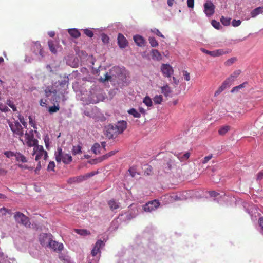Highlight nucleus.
Returning a JSON list of instances; mask_svg holds the SVG:
<instances>
[{"label":"nucleus","instance_id":"473e14b6","mask_svg":"<svg viewBox=\"0 0 263 263\" xmlns=\"http://www.w3.org/2000/svg\"><path fill=\"white\" fill-rule=\"evenodd\" d=\"M148 41L151 45L153 47H156L158 46V41L154 37H149L148 39Z\"/></svg>","mask_w":263,"mask_h":263},{"label":"nucleus","instance_id":"4be33fe9","mask_svg":"<svg viewBox=\"0 0 263 263\" xmlns=\"http://www.w3.org/2000/svg\"><path fill=\"white\" fill-rule=\"evenodd\" d=\"M15 157L16 160L18 162H21L22 163H25L27 162L26 158L20 152H16L15 154Z\"/></svg>","mask_w":263,"mask_h":263},{"label":"nucleus","instance_id":"bf43d9fd","mask_svg":"<svg viewBox=\"0 0 263 263\" xmlns=\"http://www.w3.org/2000/svg\"><path fill=\"white\" fill-rule=\"evenodd\" d=\"M0 110L4 112H6L10 111V109L8 108V107L5 105L0 106Z\"/></svg>","mask_w":263,"mask_h":263},{"label":"nucleus","instance_id":"9b49d317","mask_svg":"<svg viewBox=\"0 0 263 263\" xmlns=\"http://www.w3.org/2000/svg\"><path fill=\"white\" fill-rule=\"evenodd\" d=\"M51 235L47 233H43L40 235L39 240L42 246H48L51 239Z\"/></svg>","mask_w":263,"mask_h":263},{"label":"nucleus","instance_id":"1a4fd4ad","mask_svg":"<svg viewBox=\"0 0 263 263\" xmlns=\"http://www.w3.org/2000/svg\"><path fill=\"white\" fill-rule=\"evenodd\" d=\"M106 136L109 139L115 138L118 134L115 125H109L106 130Z\"/></svg>","mask_w":263,"mask_h":263},{"label":"nucleus","instance_id":"7c9ffc66","mask_svg":"<svg viewBox=\"0 0 263 263\" xmlns=\"http://www.w3.org/2000/svg\"><path fill=\"white\" fill-rule=\"evenodd\" d=\"M241 73V70H238L233 72L231 76L228 77L232 82H234L235 80L238 77Z\"/></svg>","mask_w":263,"mask_h":263},{"label":"nucleus","instance_id":"8fccbe9b","mask_svg":"<svg viewBox=\"0 0 263 263\" xmlns=\"http://www.w3.org/2000/svg\"><path fill=\"white\" fill-rule=\"evenodd\" d=\"M110 76H109L107 73H106V74L104 76V78L101 77L99 79V81L101 82H104L110 79Z\"/></svg>","mask_w":263,"mask_h":263},{"label":"nucleus","instance_id":"ea45409f","mask_svg":"<svg viewBox=\"0 0 263 263\" xmlns=\"http://www.w3.org/2000/svg\"><path fill=\"white\" fill-rule=\"evenodd\" d=\"M170 200L171 202H175L181 200V198L176 194H173L170 196Z\"/></svg>","mask_w":263,"mask_h":263},{"label":"nucleus","instance_id":"393cba45","mask_svg":"<svg viewBox=\"0 0 263 263\" xmlns=\"http://www.w3.org/2000/svg\"><path fill=\"white\" fill-rule=\"evenodd\" d=\"M230 126L229 125H225L221 126L219 128L218 130V134L220 135L223 136L228 131L230 130Z\"/></svg>","mask_w":263,"mask_h":263},{"label":"nucleus","instance_id":"a211bd4d","mask_svg":"<svg viewBox=\"0 0 263 263\" xmlns=\"http://www.w3.org/2000/svg\"><path fill=\"white\" fill-rule=\"evenodd\" d=\"M263 13V6L258 7L253 9L250 13L252 17L254 18L260 14Z\"/></svg>","mask_w":263,"mask_h":263},{"label":"nucleus","instance_id":"c756f323","mask_svg":"<svg viewBox=\"0 0 263 263\" xmlns=\"http://www.w3.org/2000/svg\"><path fill=\"white\" fill-rule=\"evenodd\" d=\"M100 148L101 146L100 144L98 143H96L93 145L91 150L95 154H98L100 153Z\"/></svg>","mask_w":263,"mask_h":263},{"label":"nucleus","instance_id":"e433bc0d","mask_svg":"<svg viewBox=\"0 0 263 263\" xmlns=\"http://www.w3.org/2000/svg\"><path fill=\"white\" fill-rule=\"evenodd\" d=\"M154 102L155 104H160L163 100V98L161 95H156L153 99Z\"/></svg>","mask_w":263,"mask_h":263},{"label":"nucleus","instance_id":"09e8293b","mask_svg":"<svg viewBox=\"0 0 263 263\" xmlns=\"http://www.w3.org/2000/svg\"><path fill=\"white\" fill-rule=\"evenodd\" d=\"M4 154L7 158H9L15 156V153L11 151H6L4 153Z\"/></svg>","mask_w":263,"mask_h":263},{"label":"nucleus","instance_id":"412c9836","mask_svg":"<svg viewBox=\"0 0 263 263\" xmlns=\"http://www.w3.org/2000/svg\"><path fill=\"white\" fill-rule=\"evenodd\" d=\"M108 204L110 209L112 211L116 210L120 207L119 203L117 202L115 200L113 199L110 200L108 201Z\"/></svg>","mask_w":263,"mask_h":263},{"label":"nucleus","instance_id":"6e6d98bb","mask_svg":"<svg viewBox=\"0 0 263 263\" xmlns=\"http://www.w3.org/2000/svg\"><path fill=\"white\" fill-rule=\"evenodd\" d=\"M42 46L41 45V44L37 42L36 43H34V51H36V50H39L41 49H42Z\"/></svg>","mask_w":263,"mask_h":263},{"label":"nucleus","instance_id":"dca6fc26","mask_svg":"<svg viewBox=\"0 0 263 263\" xmlns=\"http://www.w3.org/2000/svg\"><path fill=\"white\" fill-rule=\"evenodd\" d=\"M83 181H84V177H83V175H81L69 178L67 180V183L69 184H72L73 183H79Z\"/></svg>","mask_w":263,"mask_h":263},{"label":"nucleus","instance_id":"f704fd0d","mask_svg":"<svg viewBox=\"0 0 263 263\" xmlns=\"http://www.w3.org/2000/svg\"><path fill=\"white\" fill-rule=\"evenodd\" d=\"M248 84L247 82H243V83L241 84L240 85L234 87L231 90V92H234L235 91H238L239 89L244 88L246 87V85Z\"/></svg>","mask_w":263,"mask_h":263},{"label":"nucleus","instance_id":"13d9d810","mask_svg":"<svg viewBox=\"0 0 263 263\" xmlns=\"http://www.w3.org/2000/svg\"><path fill=\"white\" fill-rule=\"evenodd\" d=\"M117 151H111L110 152L108 153V154H106L105 155H104L103 157L104 159L107 158L109 157H110V156L115 155L117 153Z\"/></svg>","mask_w":263,"mask_h":263},{"label":"nucleus","instance_id":"6ab92c4d","mask_svg":"<svg viewBox=\"0 0 263 263\" xmlns=\"http://www.w3.org/2000/svg\"><path fill=\"white\" fill-rule=\"evenodd\" d=\"M161 93H163L164 96L168 97L172 92L171 89L169 85L166 84L163 86L161 87Z\"/></svg>","mask_w":263,"mask_h":263},{"label":"nucleus","instance_id":"f8f14e48","mask_svg":"<svg viewBox=\"0 0 263 263\" xmlns=\"http://www.w3.org/2000/svg\"><path fill=\"white\" fill-rule=\"evenodd\" d=\"M233 82L228 78L225 81L223 82L221 85L218 88V89L215 91L214 96H217L219 95L221 92H222L227 87L230 86Z\"/></svg>","mask_w":263,"mask_h":263},{"label":"nucleus","instance_id":"69168bd1","mask_svg":"<svg viewBox=\"0 0 263 263\" xmlns=\"http://www.w3.org/2000/svg\"><path fill=\"white\" fill-rule=\"evenodd\" d=\"M263 178V172H261L258 173L257 176V180H261Z\"/></svg>","mask_w":263,"mask_h":263},{"label":"nucleus","instance_id":"864d4df0","mask_svg":"<svg viewBox=\"0 0 263 263\" xmlns=\"http://www.w3.org/2000/svg\"><path fill=\"white\" fill-rule=\"evenodd\" d=\"M213 157V155L212 154L208 156H206L204 158V159L202 160V163L203 164H205L206 163Z\"/></svg>","mask_w":263,"mask_h":263},{"label":"nucleus","instance_id":"49530a36","mask_svg":"<svg viewBox=\"0 0 263 263\" xmlns=\"http://www.w3.org/2000/svg\"><path fill=\"white\" fill-rule=\"evenodd\" d=\"M84 32L85 34L89 37H92L93 36V32L90 29H86L84 30Z\"/></svg>","mask_w":263,"mask_h":263},{"label":"nucleus","instance_id":"680f3d73","mask_svg":"<svg viewBox=\"0 0 263 263\" xmlns=\"http://www.w3.org/2000/svg\"><path fill=\"white\" fill-rule=\"evenodd\" d=\"M187 4L189 8H193L194 5V0H187Z\"/></svg>","mask_w":263,"mask_h":263},{"label":"nucleus","instance_id":"0eeeda50","mask_svg":"<svg viewBox=\"0 0 263 263\" xmlns=\"http://www.w3.org/2000/svg\"><path fill=\"white\" fill-rule=\"evenodd\" d=\"M215 6L211 1H207L204 4V11L208 16L212 15L215 12Z\"/></svg>","mask_w":263,"mask_h":263},{"label":"nucleus","instance_id":"39448f33","mask_svg":"<svg viewBox=\"0 0 263 263\" xmlns=\"http://www.w3.org/2000/svg\"><path fill=\"white\" fill-rule=\"evenodd\" d=\"M201 50L202 52L213 57L220 56L230 52L229 50H224L223 49H219L214 51H209L204 48H201Z\"/></svg>","mask_w":263,"mask_h":263},{"label":"nucleus","instance_id":"423d86ee","mask_svg":"<svg viewBox=\"0 0 263 263\" xmlns=\"http://www.w3.org/2000/svg\"><path fill=\"white\" fill-rule=\"evenodd\" d=\"M160 205L159 202L157 200L149 201L143 206L145 212H151L155 210Z\"/></svg>","mask_w":263,"mask_h":263},{"label":"nucleus","instance_id":"4468645a","mask_svg":"<svg viewBox=\"0 0 263 263\" xmlns=\"http://www.w3.org/2000/svg\"><path fill=\"white\" fill-rule=\"evenodd\" d=\"M127 123L125 121H119L116 124H115V128H116L117 131L119 134H121L126 129Z\"/></svg>","mask_w":263,"mask_h":263},{"label":"nucleus","instance_id":"0e129e2a","mask_svg":"<svg viewBox=\"0 0 263 263\" xmlns=\"http://www.w3.org/2000/svg\"><path fill=\"white\" fill-rule=\"evenodd\" d=\"M209 194L211 197H216L219 195V193L216 192L215 191H212L209 192Z\"/></svg>","mask_w":263,"mask_h":263},{"label":"nucleus","instance_id":"b1692460","mask_svg":"<svg viewBox=\"0 0 263 263\" xmlns=\"http://www.w3.org/2000/svg\"><path fill=\"white\" fill-rule=\"evenodd\" d=\"M153 59H156L157 60H160L162 59V56L158 50L152 49L151 51Z\"/></svg>","mask_w":263,"mask_h":263},{"label":"nucleus","instance_id":"3c124183","mask_svg":"<svg viewBox=\"0 0 263 263\" xmlns=\"http://www.w3.org/2000/svg\"><path fill=\"white\" fill-rule=\"evenodd\" d=\"M101 39H102V42L104 43H108L109 42V40L108 36L105 34H103L102 35Z\"/></svg>","mask_w":263,"mask_h":263},{"label":"nucleus","instance_id":"bb28decb","mask_svg":"<svg viewBox=\"0 0 263 263\" xmlns=\"http://www.w3.org/2000/svg\"><path fill=\"white\" fill-rule=\"evenodd\" d=\"M72 153L73 155H77L82 153V146L80 145L73 146Z\"/></svg>","mask_w":263,"mask_h":263},{"label":"nucleus","instance_id":"603ef678","mask_svg":"<svg viewBox=\"0 0 263 263\" xmlns=\"http://www.w3.org/2000/svg\"><path fill=\"white\" fill-rule=\"evenodd\" d=\"M241 21L239 20H233L232 22V25L233 27H238L241 24Z\"/></svg>","mask_w":263,"mask_h":263},{"label":"nucleus","instance_id":"aec40b11","mask_svg":"<svg viewBox=\"0 0 263 263\" xmlns=\"http://www.w3.org/2000/svg\"><path fill=\"white\" fill-rule=\"evenodd\" d=\"M68 32L70 36L74 38H78L81 35V33L79 30L76 28L69 29Z\"/></svg>","mask_w":263,"mask_h":263},{"label":"nucleus","instance_id":"338daca9","mask_svg":"<svg viewBox=\"0 0 263 263\" xmlns=\"http://www.w3.org/2000/svg\"><path fill=\"white\" fill-rule=\"evenodd\" d=\"M259 224L261 229L263 230V217L259 218L258 220Z\"/></svg>","mask_w":263,"mask_h":263},{"label":"nucleus","instance_id":"7ed1b4c3","mask_svg":"<svg viewBox=\"0 0 263 263\" xmlns=\"http://www.w3.org/2000/svg\"><path fill=\"white\" fill-rule=\"evenodd\" d=\"M7 122L11 130L14 135L18 136L19 137L23 136L24 134L23 128L18 121H14L10 122L8 120Z\"/></svg>","mask_w":263,"mask_h":263},{"label":"nucleus","instance_id":"a18cd8bd","mask_svg":"<svg viewBox=\"0 0 263 263\" xmlns=\"http://www.w3.org/2000/svg\"><path fill=\"white\" fill-rule=\"evenodd\" d=\"M211 24L215 28L217 29H219L221 27L220 23L216 20H212Z\"/></svg>","mask_w":263,"mask_h":263},{"label":"nucleus","instance_id":"4d7b16f0","mask_svg":"<svg viewBox=\"0 0 263 263\" xmlns=\"http://www.w3.org/2000/svg\"><path fill=\"white\" fill-rule=\"evenodd\" d=\"M183 76L184 77V79L186 81H189L190 80V74L187 71H183Z\"/></svg>","mask_w":263,"mask_h":263},{"label":"nucleus","instance_id":"f257e3e1","mask_svg":"<svg viewBox=\"0 0 263 263\" xmlns=\"http://www.w3.org/2000/svg\"><path fill=\"white\" fill-rule=\"evenodd\" d=\"M25 141L28 146L34 147L32 155H35V160L36 161H39L43 157H44V160H46L48 157L47 153L46 151L44 150L42 146L37 144L38 141L34 138L32 129L26 132L25 134Z\"/></svg>","mask_w":263,"mask_h":263},{"label":"nucleus","instance_id":"79ce46f5","mask_svg":"<svg viewBox=\"0 0 263 263\" xmlns=\"http://www.w3.org/2000/svg\"><path fill=\"white\" fill-rule=\"evenodd\" d=\"M97 173L98 172H91L90 173H87L84 175H83V177H84V180H85L87 179L88 178H89L91 177H92L95 175L97 174Z\"/></svg>","mask_w":263,"mask_h":263},{"label":"nucleus","instance_id":"c03bdc74","mask_svg":"<svg viewBox=\"0 0 263 263\" xmlns=\"http://www.w3.org/2000/svg\"><path fill=\"white\" fill-rule=\"evenodd\" d=\"M68 81H69L68 78L66 77L60 82V85L62 87H64L65 86H68Z\"/></svg>","mask_w":263,"mask_h":263},{"label":"nucleus","instance_id":"c85d7f7f","mask_svg":"<svg viewBox=\"0 0 263 263\" xmlns=\"http://www.w3.org/2000/svg\"><path fill=\"white\" fill-rule=\"evenodd\" d=\"M74 231L78 234L82 236L89 235H90V231L86 229H75Z\"/></svg>","mask_w":263,"mask_h":263},{"label":"nucleus","instance_id":"5701e85b","mask_svg":"<svg viewBox=\"0 0 263 263\" xmlns=\"http://www.w3.org/2000/svg\"><path fill=\"white\" fill-rule=\"evenodd\" d=\"M48 45L50 51L53 54H56L57 53V50L56 48L57 45L52 40H49L48 42Z\"/></svg>","mask_w":263,"mask_h":263},{"label":"nucleus","instance_id":"6e6552de","mask_svg":"<svg viewBox=\"0 0 263 263\" xmlns=\"http://www.w3.org/2000/svg\"><path fill=\"white\" fill-rule=\"evenodd\" d=\"M161 70L163 76L170 78L174 72L173 67L168 64H162L161 66Z\"/></svg>","mask_w":263,"mask_h":263},{"label":"nucleus","instance_id":"2eb2a0df","mask_svg":"<svg viewBox=\"0 0 263 263\" xmlns=\"http://www.w3.org/2000/svg\"><path fill=\"white\" fill-rule=\"evenodd\" d=\"M103 245V241L101 240H98L96 242L95 245L91 251V254L93 256H95L99 252H100V249Z\"/></svg>","mask_w":263,"mask_h":263},{"label":"nucleus","instance_id":"774afa93","mask_svg":"<svg viewBox=\"0 0 263 263\" xmlns=\"http://www.w3.org/2000/svg\"><path fill=\"white\" fill-rule=\"evenodd\" d=\"M40 104L42 106H44L46 104V100H44L43 99H41L40 101Z\"/></svg>","mask_w":263,"mask_h":263},{"label":"nucleus","instance_id":"e2e57ef3","mask_svg":"<svg viewBox=\"0 0 263 263\" xmlns=\"http://www.w3.org/2000/svg\"><path fill=\"white\" fill-rule=\"evenodd\" d=\"M44 142L45 143V146L46 148H48L49 144V138L48 136H45L44 138Z\"/></svg>","mask_w":263,"mask_h":263},{"label":"nucleus","instance_id":"052dcab7","mask_svg":"<svg viewBox=\"0 0 263 263\" xmlns=\"http://www.w3.org/2000/svg\"><path fill=\"white\" fill-rule=\"evenodd\" d=\"M153 32L156 34L158 36H160L161 37L164 38V35L159 31L158 29H155L154 30H153Z\"/></svg>","mask_w":263,"mask_h":263},{"label":"nucleus","instance_id":"de8ad7c7","mask_svg":"<svg viewBox=\"0 0 263 263\" xmlns=\"http://www.w3.org/2000/svg\"><path fill=\"white\" fill-rule=\"evenodd\" d=\"M55 163L53 161H50L48 165L47 170L48 171H54Z\"/></svg>","mask_w":263,"mask_h":263},{"label":"nucleus","instance_id":"20e7f679","mask_svg":"<svg viewBox=\"0 0 263 263\" xmlns=\"http://www.w3.org/2000/svg\"><path fill=\"white\" fill-rule=\"evenodd\" d=\"M14 219L16 222L21 223L26 227H30L31 223L28 217L22 213L17 212L14 215Z\"/></svg>","mask_w":263,"mask_h":263},{"label":"nucleus","instance_id":"2f4dec72","mask_svg":"<svg viewBox=\"0 0 263 263\" xmlns=\"http://www.w3.org/2000/svg\"><path fill=\"white\" fill-rule=\"evenodd\" d=\"M220 21L223 25L228 26L230 24L231 18L222 16L220 18Z\"/></svg>","mask_w":263,"mask_h":263},{"label":"nucleus","instance_id":"cd10ccee","mask_svg":"<svg viewBox=\"0 0 263 263\" xmlns=\"http://www.w3.org/2000/svg\"><path fill=\"white\" fill-rule=\"evenodd\" d=\"M57 91L52 87H47L45 90V93L46 97H49L52 93L55 94Z\"/></svg>","mask_w":263,"mask_h":263},{"label":"nucleus","instance_id":"c9c22d12","mask_svg":"<svg viewBox=\"0 0 263 263\" xmlns=\"http://www.w3.org/2000/svg\"><path fill=\"white\" fill-rule=\"evenodd\" d=\"M143 102L148 107H151L152 106V100L148 96H146L144 98Z\"/></svg>","mask_w":263,"mask_h":263},{"label":"nucleus","instance_id":"f3484780","mask_svg":"<svg viewBox=\"0 0 263 263\" xmlns=\"http://www.w3.org/2000/svg\"><path fill=\"white\" fill-rule=\"evenodd\" d=\"M134 40L135 43L138 46H142L144 45L145 40L144 39L139 35H136L134 36Z\"/></svg>","mask_w":263,"mask_h":263},{"label":"nucleus","instance_id":"37998d69","mask_svg":"<svg viewBox=\"0 0 263 263\" xmlns=\"http://www.w3.org/2000/svg\"><path fill=\"white\" fill-rule=\"evenodd\" d=\"M97 173L98 172H91L90 173H87L84 175H83V177H84V180H85L87 179L88 178H89L91 177H92L95 175L97 174Z\"/></svg>","mask_w":263,"mask_h":263},{"label":"nucleus","instance_id":"a19ab883","mask_svg":"<svg viewBox=\"0 0 263 263\" xmlns=\"http://www.w3.org/2000/svg\"><path fill=\"white\" fill-rule=\"evenodd\" d=\"M60 109V107H59V106H51V107H50L49 108V112L50 113V114H53V113H54V112H57L58 111H59Z\"/></svg>","mask_w":263,"mask_h":263},{"label":"nucleus","instance_id":"ddd939ff","mask_svg":"<svg viewBox=\"0 0 263 263\" xmlns=\"http://www.w3.org/2000/svg\"><path fill=\"white\" fill-rule=\"evenodd\" d=\"M128 41L124 36L119 33L118 36V44L120 48H124L128 45Z\"/></svg>","mask_w":263,"mask_h":263},{"label":"nucleus","instance_id":"a878e982","mask_svg":"<svg viewBox=\"0 0 263 263\" xmlns=\"http://www.w3.org/2000/svg\"><path fill=\"white\" fill-rule=\"evenodd\" d=\"M177 156L181 161H184L189 159L190 156V153L189 152H186L184 154L179 153L177 155Z\"/></svg>","mask_w":263,"mask_h":263},{"label":"nucleus","instance_id":"9d476101","mask_svg":"<svg viewBox=\"0 0 263 263\" xmlns=\"http://www.w3.org/2000/svg\"><path fill=\"white\" fill-rule=\"evenodd\" d=\"M48 247L52 249L55 252H61L64 248L63 245L62 243H59L56 241L53 240L52 238Z\"/></svg>","mask_w":263,"mask_h":263},{"label":"nucleus","instance_id":"4c0bfd02","mask_svg":"<svg viewBox=\"0 0 263 263\" xmlns=\"http://www.w3.org/2000/svg\"><path fill=\"white\" fill-rule=\"evenodd\" d=\"M237 60L235 57L231 58L224 62V65L227 66H230L234 63Z\"/></svg>","mask_w":263,"mask_h":263},{"label":"nucleus","instance_id":"72a5a7b5","mask_svg":"<svg viewBox=\"0 0 263 263\" xmlns=\"http://www.w3.org/2000/svg\"><path fill=\"white\" fill-rule=\"evenodd\" d=\"M128 112L135 118H140L141 115L135 109L132 108L128 111Z\"/></svg>","mask_w":263,"mask_h":263},{"label":"nucleus","instance_id":"5fc2aeb1","mask_svg":"<svg viewBox=\"0 0 263 263\" xmlns=\"http://www.w3.org/2000/svg\"><path fill=\"white\" fill-rule=\"evenodd\" d=\"M18 119L20 120V121L22 123V124L24 126V128H26L27 123L25 121L24 117L20 115L18 116Z\"/></svg>","mask_w":263,"mask_h":263},{"label":"nucleus","instance_id":"58836bf2","mask_svg":"<svg viewBox=\"0 0 263 263\" xmlns=\"http://www.w3.org/2000/svg\"><path fill=\"white\" fill-rule=\"evenodd\" d=\"M6 104L8 105L10 107H11L13 111H16L17 110V108L14 105L13 102L11 101L10 99H8L6 101Z\"/></svg>","mask_w":263,"mask_h":263},{"label":"nucleus","instance_id":"f03ea898","mask_svg":"<svg viewBox=\"0 0 263 263\" xmlns=\"http://www.w3.org/2000/svg\"><path fill=\"white\" fill-rule=\"evenodd\" d=\"M55 160L57 162L62 161L64 164H69L72 161V157L68 154L63 152L61 147H58L55 153Z\"/></svg>","mask_w":263,"mask_h":263}]
</instances>
